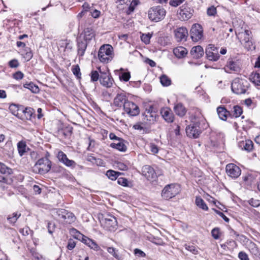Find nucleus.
Here are the masks:
<instances>
[{"label": "nucleus", "mask_w": 260, "mask_h": 260, "mask_svg": "<svg viewBox=\"0 0 260 260\" xmlns=\"http://www.w3.org/2000/svg\"><path fill=\"white\" fill-rule=\"evenodd\" d=\"M208 126L206 119L203 116L195 117L192 123L186 128V133L188 137L197 138L202 133V131Z\"/></svg>", "instance_id": "1"}, {"label": "nucleus", "mask_w": 260, "mask_h": 260, "mask_svg": "<svg viewBox=\"0 0 260 260\" xmlns=\"http://www.w3.org/2000/svg\"><path fill=\"white\" fill-rule=\"evenodd\" d=\"M49 153L47 152L45 157L40 158L33 167V171L36 173L44 175L51 169L52 162L48 157Z\"/></svg>", "instance_id": "2"}, {"label": "nucleus", "mask_w": 260, "mask_h": 260, "mask_svg": "<svg viewBox=\"0 0 260 260\" xmlns=\"http://www.w3.org/2000/svg\"><path fill=\"white\" fill-rule=\"evenodd\" d=\"M113 57V48L111 45L104 44L100 47L98 57L101 62L107 63L112 60Z\"/></svg>", "instance_id": "3"}, {"label": "nucleus", "mask_w": 260, "mask_h": 260, "mask_svg": "<svg viewBox=\"0 0 260 260\" xmlns=\"http://www.w3.org/2000/svg\"><path fill=\"white\" fill-rule=\"evenodd\" d=\"M237 38L240 39V42L248 50L253 47L252 32L250 30L245 29L243 31H235Z\"/></svg>", "instance_id": "4"}, {"label": "nucleus", "mask_w": 260, "mask_h": 260, "mask_svg": "<svg viewBox=\"0 0 260 260\" xmlns=\"http://www.w3.org/2000/svg\"><path fill=\"white\" fill-rule=\"evenodd\" d=\"M248 82L246 79L235 78L231 84L232 90L237 94L245 93L248 87Z\"/></svg>", "instance_id": "5"}, {"label": "nucleus", "mask_w": 260, "mask_h": 260, "mask_svg": "<svg viewBox=\"0 0 260 260\" xmlns=\"http://www.w3.org/2000/svg\"><path fill=\"white\" fill-rule=\"evenodd\" d=\"M100 220L102 226L106 230L114 232L117 229V221L115 216L107 214Z\"/></svg>", "instance_id": "6"}, {"label": "nucleus", "mask_w": 260, "mask_h": 260, "mask_svg": "<svg viewBox=\"0 0 260 260\" xmlns=\"http://www.w3.org/2000/svg\"><path fill=\"white\" fill-rule=\"evenodd\" d=\"M180 191V186L177 184H170L165 186L161 191V197L169 200L177 195Z\"/></svg>", "instance_id": "7"}, {"label": "nucleus", "mask_w": 260, "mask_h": 260, "mask_svg": "<svg viewBox=\"0 0 260 260\" xmlns=\"http://www.w3.org/2000/svg\"><path fill=\"white\" fill-rule=\"evenodd\" d=\"M166 13L165 9L158 6L151 8L148 12V16L151 21L158 22L164 18Z\"/></svg>", "instance_id": "8"}, {"label": "nucleus", "mask_w": 260, "mask_h": 260, "mask_svg": "<svg viewBox=\"0 0 260 260\" xmlns=\"http://www.w3.org/2000/svg\"><path fill=\"white\" fill-rule=\"evenodd\" d=\"M143 121L147 125H150L156 120L157 117L156 110L153 106L146 108L143 114Z\"/></svg>", "instance_id": "9"}, {"label": "nucleus", "mask_w": 260, "mask_h": 260, "mask_svg": "<svg viewBox=\"0 0 260 260\" xmlns=\"http://www.w3.org/2000/svg\"><path fill=\"white\" fill-rule=\"evenodd\" d=\"M205 53L207 58L211 61H216L220 57L218 48L213 44L208 45L206 49Z\"/></svg>", "instance_id": "10"}, {"label": "nucleus", "mask_w": 260, "mask_h": 260, "mask_svg": "<svg viewBox=\"0 0 260 260\" xmlns=\"http://www.w3.org/2000/svg\"><path fill=\"white\" fill-rule=\"evenodd\" d=\"M203 29L202 26L198 23L192 25L190 31V35L192 41L198 42L202 39L203 36Z\"/></svg>", "instance_id": "11"}, {"label": "nucleus", "mask_w": 260, "mask_h": 260, "mask_svg": "<svg viewBox=\"0 0 260 260\" xmlns=\"http://www.w3.org/2000/svg\"><path fill=\"white\" fill-rule=\"evenodd\" d=\"M100 72V82L102 85L107 88H110L112 86L114 80L109 72H104L101 71L100 68H99Z\"/></svg>", "instance_id": "12"}, {"label": "nucleus", "mask_w": 260, "mask_h": 260, "mask_svg": "<svg viewBox=\"0 0 260 260\" xmlns=\"http://www.w3.org/2000/svg\"><path fill=\"white\" fill-rule=\"evenodd\" d=\"M124 111L130 116H135L140 113L139 107L134 102L128 101L123 107Z\"/></svg>", "instance_id": "13"}, {"label": "nucleus", "mask_w": 260, "mask_h": 260, "mask_svg": "<svg viewBox=\"0 0 260 260\" xmlns=\"http://www.w3.org/2000/svg\"><path fill=\"white\" fill-rule=\"evenodd\" d=\"M194 13L193 8L188 7L186 5L182 6L179 13V18L181 20L186 21L190 19Z\"/></svg>", "instance_id": "14"}, {"label": "nucleus", "mask_w": 260, "mask_h": 260, "mask_svg": "<svg viewBox=\"0 0 260 260\" xmlns=\"http://www.w3.org/2000/svg\"><path fill=\"white\" fill-rule=\"evenodd\" d=\"M58 160L63 164L68 167L74 169L76 167L77 164L73 160L69 159L67 155L62 151H59L57 155Z\"/></svg>", "instance_id": "15"}, {"label": "nucleus", "mask_w": 260, "mask_h": 260, "mask_svg": "<svg viewBox=\"0 0 260 260\" xmlns=\"http://www.w3.org/2000/svg\"><path fill=\"white\" fill-rule=\"evenodd\" d=\"M225 169L227 174L232 178H237L241 174V169L234 164L227 165Z\"/></svg>", "instance_id": "16"}, {"label": "nucleus", "mask_w": 260, "mask_h": 260, "mask_svg": "<svg viewBox=\"0 0 260 260\" xmlns=\"http://www.w3.org/2000/svg\"><path fill=\"white\" fill-rule=\"evenodd\" d=\"M174 34L177 42L186 41L188 36V31L185 27H180L174 29Z\"/></svg>", "instance_id": "17"}, {"label": "nucleus", "mask_w": 260, "mask_h": 260, "mask_svg": "<svg viewBox=\"0 0 260 260\" xmlns=\"http://www.w3.org/2000/svg\"><path fill=\"white\" fill-rule=\"evenodd\" d=\"M142 172L143 175L148 180L153 181L156 177V174L154 169L149 165L143 166Z\"/></svg>", "instance_id": "18"}, {"label": "nucleus", "mask_w": 260, "mask_h": 260, "mask_svg": "<svg viewBox=\"0 0 260 260\" xmlns=\"http://www.w3.org/2000/svg\"><path fill=\"white\" fill-rule=\"evenodd\" d=\"M77 42L78 55L79 57H82L85 54V52L87 48V44L88 43L83 41L80 38H77Z\"/></svg>", "instance_id": "19"}, {"label": "nucleus", "mask_w": 260, "mask_h": 260, "mask_svg": "<svg viewBox=\"0 0 260 260\" xmlns=\"http://www.w3.org/2000/svg\"><path fill=\"white\" fill-rule=\"evenodd\" d=\"M128 101L127 98L124 93L117 94L114 99L113 104L115 106L124 107V104Z\"/></svg>", "instance_id": "20"}, {"label": "nucleus", "mask_w": 260, "mask_h": 260, "mask_svg": "<svg viewBox=\"0 0 260 260\" xmlns=\"http://www.w3.org/2000/svg\"><path fill=\"white\" fill-rule=\"evenodd\" d=\"M162 117L167 122H172L174 120L173 114L170 109L168 108H162L160 111Z\"/></svg>", "instance_id": "21"}, {"label": "nucleus", "mask_w": 260, "mask_h": 260, "mask_svg": "<svg viewBox=\"0 0 260 260\" xmlns=\"http://www.w3.org/2000/svg\"><path fill=\"white\" fill-rule=\"evenodd\" d=\"M190 53L193 58L198 59L203 56L204 50L201 46H194L191 48Z\"/></svg>", "instance_id": "22"}, {"label": "nucleus", "mask_w": 260, "mask_h": 260, "mask_svg": "<svg viewBox=\"0 0 260 260\" xmlns=\"http://www.w3.org/2000/svg\"><path fill=\"white\" fill-rule=\"evenodd\" d=\"M224 69L225 71L228 73H230L232 71L238 72L240 70L237 62L232 60H229Z\"/></svg>", "instance_id": "23"}, {"label": "nucleus", "mask_w": 260, "mask_h": 260, "mask_svg": "<svg viewBox=\"0 0 260 260\" xmlns=\"http://www.w3.org/2000/svg\"><path fill=\"white\" fill-rule=\"evenodd\" d=\"M124 141L121 139L117 143H112L110 146L114 149H116L121 152H125L127 149L126 146L124 143Z\"/></svg>", "instance_id": "24"}, {"label": "nucleus", "mask_w": 260, "mask_h": 260, "mask_svg": "<svg viewBox=\"0 0 260 260\" xmlns=\"http://www.w3.org/2000/svg\"><path fill=\"white\" fill-rule=\"evenodd\" d=\"M239 146L242 149L249 152L253 149V143L252 141L250 140H246L245 141L240 142L239 143Z\"/></svg>", "instance_id": "25"}, {"label": "nucleus", "mask_w": 260, "mask_h": 260, "mask_svg": "<svg viewBox=\"0 0 260 260\" xmlns=\"http://www.w3.org/2000/svg\"><path fill=\"white\" fill-rule=\"evenodd\" d=\"M217 112L219 118L225 121L230 113L223 106H219L217 108Z\"/></svg>", "instance_id": "26"}, {"label": "nucleus", "mask_w": 260, "mask_h": 260, "mask_svg": "<svg viewBox=\"0 0 260 260\" xmlns=\"http://www.w3.org/2000/svg\"><path fill=\"white\" fill-rule=\"evenodd\" d=\"M66 213L64 217L62 218L61 221L69 224H71L75 222L76 218L73 213L66 210Z\"/></svg>", "instance_id": "27"}, {"label": "nucleus", "mask_w": 260, "mask_h": 260, "mask_svg": "<svg viewBox=\"0 0 260 260\" xmlns=\"http://www.w3.org/2000/svg\"><path fill=\"white\" fill-rule=\"evenodd\" d=\"M174 55L178 58L184 57L187 53V50L183 47H178L173 50Z\"/></svg>", "instance_id": "28"}, {"label": "nucleus", "mask_w": 260, "mask_h": 260, "mask_svg": "<svg viewBox=\"0 0 260 260\" xmlns=\"http://www.w3.org/2000/svg\"><path fill=\"white\" fill-rule=\"evenodd\" d=\"M17 149L20 156H22L29 148L27 147L26 143L21 141L17 143Z\"/></svg>", "instance_id": "29"}, {"label": "nucleus", "mask_w": 260, "mask_h": 260, "mask_svg": "<svg viewBox=\"0 0 260 260\" xmlns=\"http://www.w3.org/2000/svg\"><path fill=\"white\" fill-rule=\"evenodd\" d=\"M174 109L175 113L179 116H183L186 112V108L181 103H178L175 106Z\"/></svg>", "instance_id": "30"}, {"label": "nucleus", "mask_w": 260, "mask_h": 260, "mask_svg": "<svg viewBox=\"0 0 260 260\" xmlns=\"http://www.w3.org/2000/svg\"><path fill=\"white\" fill-rule=\"evenodd\" d=\"M94 34L92 29L87 28L84 31V38L82 39L83 41L89 43L92 39L94 37Z\"/></svg>", "instance_id": "31"}, {"label": "nucleus", "mask_w": 260, "mask_h": 260, "mask_svg": "<svg viewBox=\"0 0 260 260\" xmlns=\"http://www.w3.org/2000/svg\"><path fill=\"white\" fill-rule=\"evenodd\" d=\"M73 231H75V233L76 234V238L78 239L79 240H81L83 243H84L86 245L88 244V242H90V239L83 235L75 229H73Z\"/></svg>", "instance_id": "32"}, {"label": "nucleus", "mask_w": 260, "mask_h": 260, "mask_svg": "<svg viewBox=\"0 0 260 260\" xmlns=\"http://www.w3.org/2000/svg\"><path fill=\"white\" fill-rule=\"evenodd\" d=\"M23 87L24 88L28 89L32 93H39L40 91V89L39 87L32 82L24 84Z\"/></svg>", "instance_id": "33"}, {"label": "nucleus", "mask_w": 260, "mask_h": 260, "mask_svg": "<svg viewBox=\"0 0 260 260\" xmlns=\"http://www.w3.org/2000/svg\"><path fill=\"white\" fill-rule=\"evenodd\" d=\"M66 213V210L63 209H56L52 211L53 215L60 220L64 217Z\"/></svg>", "instance_id": "34"}, {"label": "nucleus", "mask_w": 260, "mask_h": 260, "mask_svg": "<svg viewBox=\"0 0 260 260\" xmlns=\"http://www.w3.org/2000/svg\"><path fill=\"white\" fill-rule=\"evenodd\" d=\"M196 205L201 208L202 209L207 211L208 210V207L204 201L200 197H197L196 198Z\"/></svg>", "instance_id": "35"}, {"label": "nucleus", "mask_w": 260, "mask_h": 260, "mask_svg": "<svg viewBox=\"0 0 260 260\" xmlns=\"http://www.w3.org/2000/svg\"><path fill=\"white\" fill-rule=\"evenodd\" d=\"M249 80L255 85L260 86V74L252 72L249 77Z\"/></svg>", "instance_id": "36"}, {"label": "nucleus", "mask_w": 260, "mask_h": 260, "mask_svg": "<svg viewBox=\"0 0 260 260\" xmlns=\"http://www.w3.org/2000/svg\"><path fill=\"white\" fill-rule=\"evenodd\" d=\"M108 252L114 257L117 260H122V257L118 254V250L113 247L107 248Z\"/></svg>", "instance_id": "37"}, {"label": "nucleus", "mask_w": 260, "mask_h": 260, "mask_svg": "<svg viewBox=\"0 0 260 260\" xmlns=\"http://www.w3.org/2000/svg\"><path fill=\"white\" fill-rule=\"evenodd\" d=\"M20 216V213L14 212L12 215H9L7 217V219L9 223L14 224Z\"/></svg>", "instance_id": "38"}, {"label": "nucleus", "mask_w": 260, "mask_h": 260, "mask_svg": "<svg viewBox=\"0 0 260 260\" xmlns=\"http://www.w3.org/2000/svg\"><path fill=\"white\" fill-rule=\"evenodd\" d=\"M0 172L3 174L10 175L13 171L11 169L7 167L4 164L0 162Z\"/></svg>", "instance_id": "39"}, {"label": "nucleus", "mask_w": 260, "mask_h": 260, "mask_svg": "<svg viewBox=\"0 0 260 260\" xmlns=\"http://www.w3.org/2000/svg\"><path fill=\"white\" fill-rule=\"evenodd\" d=\"M119 174L120 173L111 170H109L106 172L107 176L112 180H115L118 179L117 177Z\"/></svg>", "instance_id": "40"}, {"label": "nucleus", "mask_w": 260, "mask_h": 260, "mask_svg": "<svg viewBox=\"0 0 260 260\" xmlns=\"http://www.w3.org/2000/svg\"><path fill=\"white\" fill-rule=\"evenodd\" d=\"M160 81L164 86H168L171 84V80L166 75H163L160 77Z\"/></svg>", "instance_id": "41"}, {"label": "nucleus", "mask_w": 260, "mask_h": 260, "mask_svg": "<svg viewBox=\"0 0 260 260\" xmlns=\"http://www.w3.org/2000/svg\"><path fill=\"white\" fill-rule=\"evenodd\" d=\"M26 119H30L34 113V109L30 107H26L22 110Z\"/></svg>", "instance_id": "42"}, {"label": "nucleus", "mask_w": 260, "mask_h": 260, "mask_svg": "<svg viewBox=\"0 0 260 260\" xmlns=\"http://www.w3.org/2000/svg\"><path fill=\"white\" fill-rule=\"evenodd\" d=\"M72 71L77 79H80L81 78V73L79 66L78 64L73 66L72 68Z\"/></svg>", "instance_id": "43"}, {"label": "nucleus", "mask_w": 260, "mask_h": 260, "mask_svg": "<svg viewBox=\"0 0 260 260\" xmlns=\"http://www.w3.org/2000/svg\"><path fill=\"white\" fill-rule=\"evenodd\" d=\"M9 109L14 115L19 117V111L20 110L17 105L11 104L9 107Z\"/></svg>", "instance_id": "44"}, {"label": "nucleus", "mask_w": 260, "mask_h": 260, "mask_svg": "<svg viewBox=\"0 0 260 260\" xmlns=\"http://www.w3.org/2000/svg\"><path fill=\"white\" fill-rule=\"evenodd\" d=\"M91 81L96 82L99 79L100 80V76L96 71H92L90 73Z\"/></svg>", "instance_id": "45"}, {"label": "nucleus", "mask_w": 260, "mask_h": 260, "mask_svg": "<svg viewBox=\"0 0 260 260\" xmlns=\"http://www.w3.org/2000/svg\"><path fill=\"white\" fill-rule=\"evenodd\" d=\"M242 113V109L241 107L237 105L234 107L233 116L235 117H239Z\"/></svg>", "instance_id": "46"}, {"label": "nucleus", "mask_w": 260, "mask_h": 260, "mask_svg": "<svg viewBox=\"0 0 260 260\" xmlns=\"http://www.w3.org/2000/svg\"><path fill=\"white\" fill-rule=\"evenodd\" d=\"M186 250L191 252L193 254H197L199 253L198 248L193 245H185Z\"/></svg>", "instance_id": "47"}, {"label": "nucleus", "mask_w": 260, "mask_h": 260, "mask_svg": "<svg viewBox=\"0 0 260 260\" xmlns=\"http://www.w3.org/2000/svg\"><path fill=\"white\" fill-rule=\"evenodd\" d=\"M131 78V74L129 72H123L119 76L120 80H123L125 82L128 81Z\"/></svg>", "instance_id": "48"}, {"label": "nucleus", "mask_w": 260, "mask_h": 260, "mask_svg": "<svg viewBox=\"0 0 260 260\" xmlns=\"http://www.w3.org/2000/svg\"><path fill=\"white\" fill-rule=\"evenodd\" d=\"M91 249H92L95 251H98L100 249V246L92 240L90 239V242H88L87 245Z\"/></svg>", "instance_id": "49"}, {"label": "nucleus", "mask_w": 260, "mask_h": 260, "mask_svg": "<svg viewBox=\"0 0 260 260\" xmlns=\"http://www.w3.org/2000/svg\"><path fill=\"white\" fill-rule=\"evenodd\" d=\"M151 37V35L150 34H143L141 37V39L144 43L147 44L149 43Z\"/></svg>", "instance_id": "50"}, {"label": "nucleus", "mask_w": 260, "mask_h": 260, "mask_svg": "<svg viewBox=\"0 0 260 260\" xmlns=\"http://www.w3.org/2000/svg\"><path fill=\"white\" fill-rule=\"evenodd\" d=\"M211 234L215 239H218L219 238V229L217 228H214L211 231Z\"/></svg>", "instance_id": "51"}, {"label": "nucleus", "mask_w": 260, "mask_h": 260, "mask_svg": "<svg viewBox=\"0 0 260 260\" xmlns=\"http://www.w3.org/2000/svg\"><path fill=\"white\" fill-rule=\"evenodd\" d=\"M62 134L66 137H69L71 135L72 133V127H66L62 130Z\"/></svg>", "instance_id": "52"}, {"label": "nucleus", "mask_w": 260, "mask_h": 260, "mask_svg": "<svg viewBox=\"0 0 260 260\" xmlns=\"http://www.w3.org/2000/svg\"><path fill=\"white\" fill-rule=\"evenodd\" d=\"M185 0H170L169 4L173 7H176L181 4Z\"/></svg>", "instance_id": "53"}, {"label": "nucleus", "mask_w": 260, "mask_h": 260, "mask_svg": "<svg viewBox=\"0 0 260 260\" xmlns=\"http://www.w3.org/2000/svg\"><path fill=\"white\" fill-rule=\"evenodd\" d=\"M127 180L126 178L123 177H120L117 179V183L119 185L123 186H127Z\"/></svg>", "instance_id": "54"}, {"label": "nucleus", "mask_w": 260, "mask_h": 260, "mask_svg": "<svg viewBox=\"0 0 260 260\" xmlns=\"http://www.w3.org/2000/svg\"><path fill=\"white\" fill-rule=\"evenodd\" d=\"M24 77V74L21 71H17L13 75V77L16 80H21Z\"/></svg>", "instance_id": "55"}, {"label": "nucleus", "mask_w": 260, "mask_h": 260, "mask_svg": "<svg viewBox=\"0 0 260 260\" xmlns=\"http://www.w3.org/2000/svg\"><path fill=\"white\" fill-rule=\"evenodd\" d=\"M207 13L209 16H214L216 13V9L214 6L210 7L207 9Z\"/></svg>", "instance_id": "56"}, {"label": "nucleus", "mask_w": 260, "mask_h": 260, "mask_svg": "<svg viewBox=\"0 0 260 260\" xmlns=\"http://www.w3.org/2000/svg\"><path fill=\"white\" fill-rule=\"evenodd\" d=\"M76 242L73 240L70 239L69 240L68 242L67 248L70 250H72L74 248V247L76 246Z\"/></svg>", "instance_id": "57"}, {"label": "nucleus", "mask_w": 260, "mask_h": 260, "mask_svg": "<svg viewBox=\"0 0 260 260\" xmlns=\"http://www.w3.org/2000/svg\"><path fill=\"white\" fill-rule=\"evenodd\" d=\"M249 204L254 207H257L260 205V201L251 199L249 201Z\"/></svg>", "instance_id": "58"}, {"label": "nucleus", "mask_w": 260, "mask_h": 260, "mask_svg": "<svg viewBox=\"0 0 260 260\" xmlns=\"http://www.w3.org/2000/svg\"><path fill=\"white\" fill-rule=\"evenodd\" d=\"M9 65L11 68H16L18 67L19 62L17 59H14L9 62Z\"/></svg>", "instance_id": "59"}, {"label": "nucleus", "mask_w": 260, "mask_h": 260, "mask_svg": "<svg viewBox=\"0 0 260 260\" xmlns=\"http://www.w3.org/2000/svg\"><path fill=\"white\" fill-rule=\"evenodd\" d=\"M134 253L135 255L141 257H144L146 256L145 253L143 251L138 248H136L134 250Z\"/></svg>", "instance_id": "60"}, {"label": "nucleus", "mask_w": 260, "mask_h": 260, "mask_svg": "<svg viewBox=\"0 0 260 260\" xmlns=\"http://www.w3.org/2000/svg\"><path fill=\"white\" fill-rule=\"evenodd\" d=\"M238 257L240 260H249L248 255L243 251H241L239 253Z\"/></svg>", "instance_id": "61"}, {"label": "nucleus", "mask_w": 260, "mask_h": 260, "mask_svg": "<svg viewBox=\"0 0 260 260\" xmlns=\"http://www.w3.org/2000/svg\"><path fill=\"white\" fill-rule=\"evenodd\" d=\"M150 150L154 154L157 153L158 151V147L153 143L150 144Z\"/></svg>", "instance_id": "62"}, {"label": "nucleus", "mask_w": 260, "mask_h": 260, "mask_svg": "<svg viewBox=\"0 0 260 260\" xmlns=\"http://www.w3.org/2000/svg\"><path fill=\"white\" fill-rule=\"evenodd\" d=\"M55 228V225L54 223L50 222H48V230L50 234H52L53 233Z\"/></svg>", "instance_id": "63"}, {"label": "nucleus", "mask_w": 260, "mask_h": 260, "mask_svg": "<svg viewBox=\"0 0 260 260\" xmlns=\"http://www.w3.org/2000/svg\"><path fill=\"white\" fill-rule=\"evenodd\" d=\"M0 182L9 184L11 183V180L0 175Z\"/></svg>", "instance_id": "64"}]
</instances>
